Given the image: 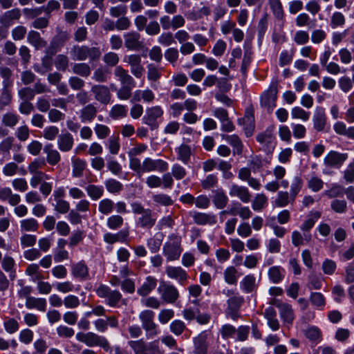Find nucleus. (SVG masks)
<instances>
[{
  "mask_svg": "<svg viewBox=\"0 0 354 354\" xmlns=\"http://www.w3.org/2000/svg\"><path fill=\"white\" fill-rule=\"evenodd\" d=\"M169 168L167 162L162 159H153L149 157H146L141 162H139L136 165L131 169L136 174V176L140 177L145 173L159 172L162 173L166 171Z\"/></svg>",
  "mask_w": 354,
  "mask_h": 354,
  "instance_id": "1",
  "label": "nucleus"
},
{
  "mask_svg": "<svg viewBox=\"0 0 354 354\" xmlns=\"http://www.w3.org/2000/svg\"><path fill=\"white\" fill-rule=\"evenodd\" d=\"M183 252L181 237L176 234L168 236L163 245L162 254L168 261L178 260Z\"/></svg>",
  "mask_w": 354,
  "mask_h": 354,
  "instance_id": "2",
  "label": "nucleus"
},
{
  "mask_svg": "<svg viewBox=\"0 0 354 354\" xmlns=\"http://www.w3.org/2000/svg\"><path fill=\"white\" fill-rule=\"evenodd\" d=\"M154 315L150 310H143L139 313V319L147 339H153L160 333L158 326L154 322Z\"/></svg>",
  "mask_w": 354,
  "mask_h": 354,
  "instance_id": "3",
  "label": "nucleus"
},
{
  "mask_svg": "<svg viewBox=\"0 0 354 354\" xmlns=\"http://www.w3.org/2000/svg\"><path fill=\"white\" fill-rule=\"evenodd\" d=\"M75 337L77 341L85 344L88 346L92 347L98 346L102 347L104 351L110 350V344L107 339L95 333H77Z\"/></svg>",
  "mask_w": 354,
  "mask_h": 354,
  "instance_id": "4",
  "label": "nucleus"
},
{
  "mask_svg": "<svg viewBox=\"0 0 354 354\" xmlns=\"http://www.w3.org/2000/svg\"><path fill=\"white\" fill-rule=\"evenodd\" d=\"M69 53L73 60L78 61H84L86 59L95 60L99 58L101 54L98 48H89L86 46H74Z\"/></svg>",
  "mask_w": 354,
  "mask_h": 354,
  "instance_id": "5",
  "label": "nucleus"
},
{
  "mask_svg": "<svg viewBox=\"0 0 354 354\" xmlns=\"http://www.w3.org/2000/svg\"><path fill=\"white\" fill-rule=\"evenodd\" d=\"M96 295L105 299V304L110 307H118L122 299V294L116 290H111L108 286L100 284L95 290Z\"/></svg>",
  "mask_w": 354,
  "mask_h": 354,
  "instance_id": "6",
  "label": "nucleus"
},
{
  "mask_svg": "<svg viewBox=\"0 0 354 354\" xmlns=\"http://www.w3.org/2000/svg\"><path fill=\"white\" fill-rule=\"evenodd\" d=\"M278 83L273 81L268 88L261 95V105L268 111H272L276 106Z\"/></svg>",
  "mask_w": 354,
  "mask_h": 354,
  "instance_id": "7",
  "label": "nucleus"
},
{
  "mask_svg": "<svg viewBox=\"0 0 354 354\" xmlns=\"http://www.w3.org/2000/svg\"><path fill=\"white\" fill-rule=\"evenodd\" d=\"M163 113L164 111L159 105L148 107L145 110L142 122L149 126L151 129H155L158 127V120L162 117Z\"/></svg>",
  "mask_w": 354,
  "mask_h": 354,
  "instance_id": "8",
  "label": "nucleus"
},
{
  "mask_svg": "<svg viewBox=\"0 0 354 354\" xmlns=\"http://www.w3.org/2000/svg\"><path fill=\"white\" fill-rule=\"evenodd\" d=\"M123 62L129 65L131 73L136 78L139 79L143 75L145 68L142 64L140 55L137 54L125 55L123 58Z\"/></svg>",
  "mask_w": 354,
  "mask_h": 354,
  "instance_id": "9",
  "label": "nucleus"
},
{
  "mask_svg": "<svg viewBox=\"0 0 354 354\" xmlns=\"http://www.w3.org/2000/svg\"><path fill=\"white\" fill-rule=\"evenodd\" d=\"M158 291L162 299L167 303H174L179 297L178 289L171 284L161 283L158 288Z\"/></svg>",
  "mask_w": 354,
  "mask_h": 354,
  "instance_id": "10",
  "label": "nucleus"
},
{
  "mask_svg": "<svg viewBox=\"0 0 354 354\" xmlns=\"http://www.w3.org/2000/svg\"><path fill=\"white\" fill-rule=\"evenodd\" d=\"M165 273L168 278L176 281L180 285H185L189 277L187 271L180 266H168L165 268Z\"/></svg>",
  "mask_w": 354,
  "mask_h": 354,
  "instance_id": "11",
  "label": "nucleus"
},
{
  "mask_svg": "<svg viewBox=\"0 0 354 354\" xmlns=\"http://www.w3.org/2000/svg\"><path fill=\"white\" fill-rule=\"evenodd\" d=\"M91 92L94 95L95 100L102 104L110 103L111 94L109 88L102 84L93 85L91 87Z\"/></svg>",
  "mask_w": 354,
  "mask_h": 354,
  "instance_id": "12",
  "label": "nucleus"
},
{
  "mask_svg": "<svg viewBox=\"0 0 354 354\" xmlns=\"http://www.w3.org/2000/svg\"><path fill=\"white\" fill-rule=\"evenodd\" d=\"M312 120L313 128L317 131H324L327 124V116L324 108L322 106H316Z\"/></svg>",
  "mask_w": 354,
  "mask_h": 354,
  "instance_id": "13",
  "label": "nucleus"
},
{
  "mask_svg": "<svg viewBox=\"0 0 354 354\" xmlns=\"http://www.w3.org/2000/svg\"><path fill=\"white\" fill-rule=\"evenodd\" d=\"M210 333V331L205 330L193 339L194 354H207L208 348L207 339Z\"/></svg>",
  "mask_w": 354,
  "mask_h": 354,
  "instance_id": "14",
  "label": "nucleus"
},
{
  "mask_svg": "<svg viewBox=\"0 0 354 354\" xmlns=\"http://www.w3.org/2000/svg\"><path fill=\"white\" fill-rule=\"evenodd\" d=\"M124 46L130 50H138L142 46L140 41V35L136 31H131L124 34Z\"/></svg>",
  "mask_w": 354,
  "mask_h": 354,
  "instance_id": "15",
  "label": "nucleus"
},
{
  "mask_svg": "<svg viewBox=\"0 0 354 354\" xmlns=\"http://www.w3.org/2000/svg\"><path fill=\"white\" fill-rule=\"evenodd\" d=\"M229 195L231 197H237L245 203H248L251 198V194L248 187L236 184H232L230 186Z\"/></svg>",
  "mask_w": 354,
  "mask_h": 354,
  "instance_id": "16",
  "label": "nucleus"
},
{
  "mask_svg": "<svg viewBox=\"0 0 354 354\" xmlns=\"http://www.w3.org/2000/svg\"><path fill=\"white\" fill-rule=\"evenodd\" d=\"M194 222L199 225H213L216 221V216L213 213L194 212L191 213Z\"/></svg>",
  "mask_w": 354,
  "mask_h": 354,
  "instance_id": "17",
  "label": "nucleus"
},
{
  "mask_svg": "<svg viewBox=\"0 0 354 354\" xmlns=\"http://www.w3.org/2000/svg\"><path fill=\"white\" fill-rule=\"evenodd\" d=\"M156 217L150 209H147L145 213H142L136 220V224L141 228L150 229L156 223Z\"/></svg>",
  "mask_w": 354,
  "mask_h": 354,
  "instance_id": "18",
  "label": "nucleus"
},
{
  "mask_svg": "<svg viewBox=\"0 0 354 354\" xmlns=\"http://www.w3.org/2000/svg\"><path fill=\"white\" fill-rule=\"evenodd\" d=\"M257 140L266 147L268 151H272L275 147V138L272 129H267L264 132L257 135Z\"/></svg>",
  "mask_w": 354,
  "mask_h": 354,
  "instance_id": "19",
  "label": "nucleus"
},
{
  "mask_svg": "<svg viewBox=\"0 0 354 354\" xmlns=\"http://www.w3.org/2000/svg\"><path fill=\"white\" fill-rule=\"evenodd\" d=\"M154 99V93L149 88H147L143 90H136L132 94L130 102L131 103H136L142 101L145 103H151Z\"/></svg>",
  "mask_w": 354,
  "mask_h": 354,
  "instance_id": "20",
  "label": "nucleus"
},
{
  "mask_svg": "<svg viewBox=\"0 0 354 354\" xmlns=\"http://www.w3.org/2000/svg\"><path fill=\"white\" fill-rule=\"evenodd\" d=\"M147 149L148 147L146 144L139 143L127 151V155L129 159V167L130 169L140 162V160L137 158V156L145 152Z\"/></svg>",
  "mask_w": 354,
  "mask_h": 354,
  "instance_id": "21",
  "label": "nucleus"
},
{
  "mask_svg": "<svg viewBox=\"0 0 354 354\" xmlns=\"http://www.w3.org/2000/svg\"><path fill=\"white\" fill-rule=\"evenodd\" d=\"M95 329L100 333H104L106 331L108 326L111 328H117L118 326V321L114 316L106 317L105 319L99 318L93 322Z\"/></svg>",
  "mask_w": 354,
  "mask_h": 354,
  "instance_id": "22",
  "label": "nucleus"
},
{
  "mask_svg": "<svg viewBox=\"0 0 354 354\" xmlns=\"http://www.w3.org/2000/svg\"><path fill=\"white\" fill-rule=\"evenodd\" d=\"M276 306L279 310L281 319L286 324H292L295 319L293 309L290 304L282 301L276 303Z\"/></svg>",
  "mask_w": 354,
  "mask_h": 354,
  "instance_id": "23",
  "label": "nucleus"
},
{
  "mask_svg": "<svg viewBox=\"0 0 354 354\" xmlns=\"http://www.w3.org/2000/svg\"><path fill=\"white\" fill-rule=\"evenodd\" d=\"M347 158L346 153L331 151L325 156L324 162L329 167H339Z\"/></svg>",
  "mask_w": 354,
  "mask_h": 354,
  "instance_id": "24",
  "label": "nucleus"
},
{
  "mask_svg": "<svg viewBox=\"0 0 354 354\" xmlns=\"http://www.w3.org/2000/svg\"><path fill=\"white\" fill-rule=\"evenodd\" d=\"M0 201H8L10 205L16 206L21 201L19 194L13 193L8 187H0Z\"/></svg>",
  "mask_w": 354,
  "mask_h": 354,
  "instance_id": "25",
  "label": "nucleus"
},
{
  "mask_svg": "<svg viewBox=\"0 0 354 354\" xmlns=\"http://www.w3.org/2000/svg\"><path fill=\"white\" fill-rule=\"evenodd\" d=\"M57 145L62 152L71 151L74 145L73 136L68 132L62 133L58 136Z\"/></svg>",
  "mask_w": 354,
  "mask_h": 354,
  "instance_id": "26",
  "label": "nucleus"
},
{
  "mask_svg": "<svg viewBox=\"0 0 354 354\" xmlns=\"http://www.w3.org/2000/svg\"><path fill=\"white\" fill-rule=\"evenodd\" d=\"M114 75L120 82L121 85L136 86V82L129 74L128 71L121 66H117L114 69Z\"/></svg>",
  "mask_w": 354,
  "mask_h": 354,
  "instance_id": "27",
  "label": "nucleus"
},
{
  "mask_svg": "<svg viewBox=\"0 0 354 354\" xmlns=\"http://www.w3.org/2000/svg\"><path fill=\"white\" fill-rule=\"evenodd\" d=\"M221 137L232 147L234 154L241 155L243 153V145L236 134L221 135Z\"/></svg>",
  "mask_w": 354,
  "mask_h": 354,
  "instance_id": "28",
  "label": "nucleus"
},
{
  "mask_svg": "<svg viewBox=\"0 0 354 354\" xmlns=\"http://www.w3.org/2000/svg\"><path fill=\"white\" fill-rule=\"evenodd\" d=\"M129 236V231L127 230H122L115 234L106 232L103 236L104 242L109 244H113L117 242L124 243Z\"/></svg>",
  "mask_w": 354,
  "mask_h": 354,
  "instance_id": "29",
  "label": "nucleus"
},
{
  "mask_svg": "<svg viewBox=\"0 0 354 354\" xmlns=\"http://www.w3.org/2000/svg\"><path fill=\"white\" fill-rule=\"evenodd\" d=\"M290 194L286 191H279L275 199L273 201L272 204L276 207H284L288 204H292L295 201Z\"/></svg>",
  "mask_w": 354,
  "mask_h": 354,
  "instance_id": "30",
  "label": "nucleus"
},
{
  "mask_svg": "<svg viewBox=\"0 0 354 354\" xmlns=\"http://www.w3.org/2000/svg\"><path fill=\"white\" fill-rule=\"evenodd\" d=\"M157 285V279L152 276H148L145 278L144 282L138 288L137 292L138 295L145 297L155 289Z\"/></svg>",
  "mask_w": 354,
  "mask_h": 354,
  "instance_id": "31",
  "label": "nucleus"
},
{
  "mask_svg": "<svg viewBox=\"0 0 354 354\" xmlns=\"http://www.w3.org/2000/svg\"><path fill=\"white\" fill-rule=\"evenodd\" d=\"M177 155V160L183 162L184 165H187L190 162L192 156V149L189 145L182 144L174 149Z\"/></svg>",
  "mask_w": 354,
  "mask_h": 354,
  "instance_id": "32",
  "label": "nucleus"
},
{
  "mask_svg": "<svg viewBox=\"0 0 354 354\" xmlns=\"http://www.w3.org/2000/svg\"><path fill=\"white\" fill-rule=\"evenodd\" d=\"M44 152L46 154V162H47L50 165H57L61 160L59 152L55 149L50 143L44 146Z\"/></svg>",
  "mask_w": 354,
  "mask_h": 354,
  "instance_id": "33",
  "label": "nucleus"
},
{
  "mask_svg": "<svg viewBox=\"0 0 354 354\" xmlns=\"http://www.w3.org/2000/svg\"><path fill=\"white\" fill-rule=\"evenodd\" d=\"M72 173L73 178H80L83 176L84 171L86 167V162L84 159L73 156L71 158Z\"/></svg>",
  "mask_w": 354,
  "mask_h": 354,
  "instance_id": "34",
  "label": "nucleus"
},
{
  "mask_svg": "<svg viewBox=\"0 0 354 354\" xmlns=\"http://www.w3.org/2000/svg\"><path fill=\"white\" fill-rule=\"evenodd\" d=\"M46 299L41 297H30L26 300L25 306L28 309L35 308L39 311L44 312L46 309Z\"/></svg>",
  "mask_w": 354,
  "mask_h": 354,
  "instance_id": "35",
  "label": "nucleus"
},
{
  "mask_svg": "<svg viewBox=\"0 0 354 354\" xmlns=\"http://www.w3.org/2000/svg\"><path fill=\"white\" fill-rule=\"evenodd\" d=\"M25 274L30 277V281L33 283H37L44 279L42 271L37 263L29 264L25 270Z\"/></svg>",
  "mask_w": 354,
  "mask_h": 354,
  "instance_id": "36",
  "label": "nucleus"
},
{
  "mask_svg": "<svg viewBox=\"0 0 354 354\" xmlns=\"http://www.w3.org/2000/svg\"><path fill=\"white\" fill-rule=\"evenodd\" d=\"M212 201L217 209H223L228 203V197L222 189H217L213 192Z\"/></svg>",
  "mask_w": 354,
  "mask_h": 354,
  "instance_id": "37",
  "label": "nucleus"
},
{
  "mask_svg": "<svg viewBox=\"0 0 354 354\" xmlns=\"http://www.w3.org/2000/svg\"><path fill=\"white\" fill-rule=\"evenodd\" d=\"M285 273V270L279 266H272L268 272L269 280L273 283L281 282L284 278Z\"/></svg>",
  "mask_w": 354,
  "mask_h": 354,
  "instance_id": "38",
  "label": "nucleus"
},
{
  "mask_svg": "<svg viewBox=\"0 0 354 354\" xmlns=\"http://www.w3.org/2000/svg\"><path fill=\"white\" fill-rule=\"evenodd\" d=\"M97 109L93 104H88L80 110V118L83 123L91 122L96 116Z\"/></svg>",
  "mask_w": 354,
  "mask_h": 354,
  "instance_id": "39",
  "label": "nucleus"
},
{
  "mask_svg": "<svg viewBox=\"0 0 354 354\" xmlns=\"http://www.w3.org/2000/svg\"><path fill=\"white\" fill-rule=\"evenodd\" d=\"M240 288L245 293H250L256 288V278L252 274L245 275L240 281Z\"/></svg>",
  "mask_w": 354,
  "mask_h": 354,
  "instance_id": "40",
  "label": "nucleus"
},
{
  "mask_svg": "<svg viewBox=\"0 0 354 354\" xmlns=\"http://www.w3.org/2000/svg\"><path fill=\"white\" fill-rule=\"evenodd\" d=\"M20 17V10L18 8L12 9L0 16V22L4 26H9L12 24L13 20L19 19Z\"/></svg>",
  "mask_w": 354,
  "mask_h": 354,
  "instance_id": "41",
  "label": "nucleus"
},
{
  "mask_svg": "<svg viewBox=\"0 0 354 354\" xmlns=\"http://www.w3.org/2000/svg\"><path fill=\"white\" fill-rule=\"evenodd\" d=\"M20 231L21 232H34L39 228V223L34 218H28L19 221Z\"/></svg>",
  "mask_w": 354,
  "mask_h": 354,
  "instance_id": "42",
  "label": "nucleus"
},
{
  "mask_svg": "<svg viewBox=\"0 0 354 354\" xmlns=\"http://www.w3.org/2000/svg\"><path fill=\"white\" fill-rule=\"evenodd\" d=\"M239 277L237 270L233 266H227L223 271L224 281L228 285H236Z\"/></svg>",
  "mask_w": 354,
  "mask_h": 354,
  "instance_id": "43",
  "label": "nucleus"
},
{
  "mask_svg": "<svg viewBox=\"0 0 354 354\" xmlns=\"http://www.w3.org/2000/svg\"><path fill=\"white\" fill-rule=\"evenodd\" d=\"M27 40L28 43L36 49L42 48L46 45V41L41 37L40 34L38 32L35 30H30L28 32Z\"/></svg>",
  "mask_w": 354,
  "mask_h": 354,
  "instance_id": "44",
  "label": "nucleus"
},
{
  "mask_svg": "<svg viewBox=\"0 0 354 354\" xmlns=\"http://www.w3.org/2000/svg\"><path fill=\"white\" fill-rule=\"evenodd\" d=\"M85 190L88 196L93 201H97L100 199L104 195V192L103 186L94 184H90L87 185L85 188Z\"/></svg>",
  "mask_w": 354,
  "mask_h": 354,
  "instance_id": "45",
  "label": "nucleus"
},
{
  "mask_svg": "<svg viewBox=\"0 0 354 354\" xmlns=\"http://www.w3.org/2000/svg\"><path fill=\"white\" fill-rule=\"evenodd\" d=\"M268 4L274 17L278 20H282L284 11L281 0H268Z\"/></svg>",
  "mask_w": 354,
  "mask_h": 354,
  "instance_id": "46",
  "label": "nucleus"
},
{
  "mask_svg": "<svg viewBox=\"0 0 354 354\" xmlns=\"http://www.w3.org/2000/svg\"><path fill=\"white\" fill-rule=\"evenodd\" d=\"M127 106L122 104L114 105L109 111V116L114 120H119L127 116Z\"/></svg>",
  "mask_w": 354,
  "mask_h": 354,
  "instance_id": "47",
  "label": "nucleus"
},
{
  "mask_svg": "<svg viewBox=\"0 0 354 354\" xmlns=\"http://www.w3.org/2000/svg\"><path fill=\"white\" fill-rule=\"evenodd\" d=\"M71 272L74 277L80 279H84L88 275L87 266L82 262L73 266Z\"/></svg>",
  "mask_w": 354,
  "mask_h": 354,
  "instance_id": "48",
  "label": "nucleus"
},
{
  "mask_svg": "<svg viewBox=\"0 0 354 354\" xmlns=\"http://www.w3.org/2000/svg\"><path fill=\"white\" fill-rule=\"evenodd\" d=\"M292 243L295 247H299L300 245H304V242H310L311 241L312 236L310 234H305L304 236L301 234L297 230H295L292 232Z\"/></svg>",
  "mask_w": 354,
  "mask_h": 354,
  "instance_id": "49",
  "label": "nucleus"
},
{
  "mask_svg": "<svg viewBox=\"0 0 354 354\" xmlns=\"http://www.w3.org/2000/svg\"><path fill=\"white\" fill-rule=\"evenodd\" d=\"M104 185L108 192L112 194H118L123 189L122 184L113 178H109L104 181Z\"/></svg>",
  "mask_w": 354,
  "mask_h": 354,
  "instance_id": "50",
  "label": "nucleus"
},
{
  "mask_svg": "<svg viewBox=\"0 0 354 354\" xmlns=\"http://www.w3.org/2000/svg\"><path fill=\"white\" fill-rule=\"evenodd\" d=\"M128 344L132 348L135 354H149L147 352V344L142 339L131 340L128 342Z\"/></svg>",
  "mask_w": 354,
  "mask_h": 354,
  "instance_id": "51",
  "label": "nucleus"
},
{
  "mask_svg": "<svg viewBox=\"0 0 354 354\" xmlns=\"http://www.w3.org/2000/svg\"><path fill=\"white\" fill-rule=\"evenodd\" d=\"M5 331L8 334H14L19 329V322L13 317H7L3 323Z\"/></svg>",
  "mask_w": 354,
  "mask_h": 354,
  "instance_id": "52",
  "label": "nucleus"
},
{
  "mask_svg": "<svg viewBox=\"0 0 354 354\" xmlns=\"http://www.w3.org/2000/svg\"><path fill=\"white\" fill-rule=\"evenodd\" d=\"M268 204V198L264 194H257L252 203V207L254 211L259 212Z\"/></svg>",
  "mask_w": 354,
  "mask_h": 354,
  "instance_id": "53",
  "label": "nucleus"
},
{
  "mask_svg": "<svg viewBox=\"0 0 354 354\" xmlns=\"http://www.w3.org/2000/svg\"><path fill=\"white\" fill-rule=\"evenodd\" d=\"M238 123L240 125H244L243 129L247 137L252 135L254 126L251 116L246 115L241 119H239Z\"/></svg>",
  "mask_w": 354,
  "mask_h": 354,
  "instance_id": "54",
  "label": "nucleus"
},
{
  "mask_svg": "<svg viewBox=\"0 0 354 354\" xmlns=\"http://www.w3.org/2000/svg\"><path fill=\"white\" fill-rule=\"evenodd\" d=\"M114 202L110 198H104L99 202L98 211L104 215H108L113 212Z\"/></svg>",
  "mask_w": 354,
  "mask_h": 354,
  "instance_id": "55",
  "label": "nucleus"
},
{
  "mask_svg": "<svg viewBox=\"0 0 354 354\" xmlns=\"http://www.w3.org/2000/svg\"><path fill=\"white\" fill-rule=\"evenodd\" d=\"M310 300L311 304L319 310H323L326 301L324 295L321 292H312L310 295Z\"/></svg>",
  "mask_w": 354,
  "mask_h": 354,
  "instance_id": "56",
  "label": "nucleus"
},
{
  "mask_svg": "<svg viewBox=\"0 0 354 354\" xmlns=\"http://www.w3.org/2000/svg\"><path fill=\"white\" fill-rule=\"evenodd\" d=\"M46 165L44 158H35L28 166V170L30 174L40 171Z\"/></svg>",
  "mask_w": 354,
  "mask_h": 354,
  "instance_id": "57",
  "label": "nucleus"
},
{
  "mask_svg": "<svg viewBox=\"0 0 354 354\" xmlns=\"http://www.w3.org/2000/svg\"><path fill=\"white\" fill-rule=\"evenodd\" d=\"M292 39L297 45H305L309 41V34L306 30H299L295 32Z\"/></svg>",
  "mask_w": 354,
  "mask_h": 354,
  "instance_id": "58",
  "label": "nucleus"
},
{
  "mask_svg": "<svg viewBox=\"0 0 354 354\" xmlns=\"http://www.w3.org/2000/svg\"><path fill=\"white\" fill-rule=\"evenodd\" d=\"M72 69L74 73L82 77H86L91 74V68L86 63L75 64Z\"/></svg>",
  "mask_w": 354,
  "mask_h": 354,
  "instance_id": "59",
  "label": "nucleus"
},
{
  "mask_svg": "<svg viewBox=\"0 0 354 354\" xmlns=\"http://www.w3.org/2000/svg\"><path fill=\"white\" fill-rule=\"evenodd\" d=\"M123 218L120 215H112L107 218L106 225L107 227L113 230H118L123 224Z\"/></svg>",
  "mask_w": 354,
  "mask_h": 354,
  "instance_id": "60",
  "label": "nucleus"
},
{
  "mask_svg": "<svg viewBox=\"0 0 354 354\" xmlns=\"http://www.w3.org/2000/svg\"><path fill=\"white\" fill-rule=\"evenodd\" d=\"M291 117L293 119H299L302 121H307L310 118V113L306 111L299 106H295L291 109Z\"/></svg>",
  "mask_w": 354,
  "mask_h": 354,
  "instance_id": "61",
  "label": "nucleus"
},
{
  "mask_svg": "<svg viewBox=\"0 0 354 354\" xmlns=\"http://www.w3.org/2000/svg\"><path fill=\"white\" fill-rule=\"evenodd\" d=\"M307 184L310 189L314 192H317L323 188L324 182L320 178L312 176L308 180Z\"/></svg>",
  "mask_w": 354,
  "mask_h": 354,
  "instance_id": "62",
  "label": "nucleus"
},
{
  "mask_svg": "<svg viewBox=\"0 0 354 354\" xmlns=\"http://www.w3.org/2000/svg\"><path fill=\"white\" fill-rule=\"evenodd\" d=\"M19 116L16 113L8 112L2 117V123L9 127H15L19 122Z\"/></svg>",
  "mask_w": 354,
  "mask_h": 354,
  "instance_id": "63",
  "label": "nucleus"
},
{
  "mask_svg": "<svg viewBox=\"0 0 354 354\" xmlns=\"http://www.w3.org/2000/svg\"><path fill=\"white\" fill-rule=\"evenodd\" d=\"M33 348L32 354H45L48 348L46 341L43 338L36 339L33 343Z\"/></svg>",
  "mask_w": 354,
  "mask_h": 354,
  "instance_id": "64",
  "label": "nucleus"
}]
</instances>
